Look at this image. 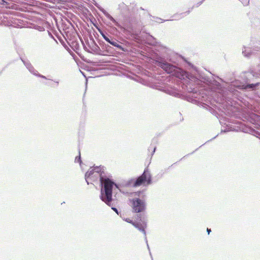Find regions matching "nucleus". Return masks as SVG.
<instances>
[{
    "label": "nucleus",
    "instance_id": "5",
    "mask_svg": "<svg viewBox=\"0 0 260 260\" xmlns=\"http://www.w3.org/2000/svg\"><path fill=\"white\" fill-rule=\"evenodd\" d=\"M161 67L168 73L173 74V75H176L175 71L178 69L175 66L168 63H162Z\"/></svg>",
    "mask_w": 260,
    "mask_h": 260
},
{
    "label": "nucleus",
    "instance_id": "1",
    "mask_svg": "<svg viewBox=\"0 0 260 260\" xmlns=\"http://www.w3.org/2000/svg\"><path fill=\"white\" fill-rule=\"evenodd\" d=\"M100 181L104 184V190L101 191V199L107 204L109 205L112 200V189L114 185H116L109 178L104 179L100 177Z\"/></svg>",
    "mask_w": 260,
    "mask_h": 260
},
{
    "label": "nucleus",
    "instance_id": "8",
    "mask_svg": "<svg viewBox=\"0 0 260 260\" xmlns=\"http://www.w3.org/2000/svg\"><path fill=\"white\" fill-rule=\"evenodd\" d=\"M93 174V172L92 171L87 172L85 174V177L86 178H88Z\"/></svg>",
    "mask_w": 260,
    "mask_h": 260
},
{
    "label": "nucleus",
    "instance_id": "10",
    "mask_svg": "<svg viewBox=\"0 0 260 260\" xmlns=\"http://www.w3.org/2000/svg\"><path fill=\"white\" fill-rule=\"evenodd\" d=\"M207 232H208V234H209L211 232V230L208 229V228H207Z\"/></svg>",
    "mask_w": 260,
    "mask_h": 260
},
{
    "label": "nucleus",
    "instance_id": "11",
    "mask_svg": "<svg viewBox=\"0 0 260 260\" xmlns=\"http://www.w3.org/2000/svg\"><path fill=\"white\" fill-rule=\"evenodd\" d=\"M112 209H113L114 211H115L116 213H117V210L116 208H113Z\"/></svg>",
    "mask_w": 260,
    "mask_h": 260
},
{
    "label": "nucleus",
    "instance_id": "2",
    "mask_svg": "<svg viewBox=\"0 0 260 260\" xmlns=\"http://www.w3.org/2000/svg\"><path fill=\"white\" fill-rule=\"evenodd\" d=\"M151 177L149 172L145 170L143 173L139 176L133 184V186L138 187L141 185H148L151 183Z\"/></svg>",
    "mask_w": 260,
    "mask_h": 260
},
{
    "label": "nucleus",
    "instance_id": "7",
    "mask_svg": "<svg viewBox=\"0 0 260 260\" xmlns=\"http://www.w3.org/2000/svg\"><path fill=\"white\" fill-rule=\"evenodd\" d=\"M258 84H259V83H256V84H248L246 86L245 88H253L254 87H255L256 86L258 85Z\"/></svg>",
    "mask_w": 260,
    "mask_h": 260
},
{
    "label": "nucleus",
    "instance_id": "9",
    "mask_svg": "<svg viewBox=\"0 0 260 260\" xmlns=\"http://www.w3.org/2000/svg\"><path fill=\"white\" fill-rule=\"evenodd\" d=\"M75 161L77 162H78L79 163H81V159H80V156H79V158H78L77 157H76Z\"/></svg>",
    "mask_w": 260,
    "mask_h": 260
},
{
    "label": "nucleus",
    "instance_id": "4",
    "mask_svg": "<svg viewBox=\"0 0 260 260\" xmlns=\"http://www.w3.org/2000/svg\"><path fill=\"white\" fill-rule=\"evenodd\" d=\"M138 217L140 218L139 221H133L132 220L128 218L124 219V220L128 223L132 224L136 228L138 229L140 231L145 235V229L147 226L146 223L145 221L141 219L140 216H138Z\"/></svg>",
    "mask_w": 260,
    "mask_h": 260
},
{
    "label": "nucleus",
    "instance_id": "6",
    "mask_svg": "<svg viewBox=\"0 0 260 260\" xmlns=\"http://www.w3.org/2000/svg\"><path fill=\"white\" fill-rule=\"evenodd\" d=\"M104 39L107 42H108L109 43H110V44H111L112 45L115 46V47H116L118 48H120V49H121L122 48V47L119 45L117 42L116 41H111L108 37H107L105 35H103Z\"/></svg>",
    "mask_w": 260,
    "mask_h": 260
},
{
    "label": "nucleus",
    "instance_id": "3",
    "mask_svg": "<svg viewBox=\"0 0 260 260\" xmlns=\"http://www.w3.org/2000/svg\"><path fill=\"white\" fill-rule=\"evenodd\" d=\"M129 201L134 212H142L145 210V203L144 201L139 198H135L131 199Z\"/></svg>",
    "mask_w": 260,
    "mask_h": 260
}]
</instances>
